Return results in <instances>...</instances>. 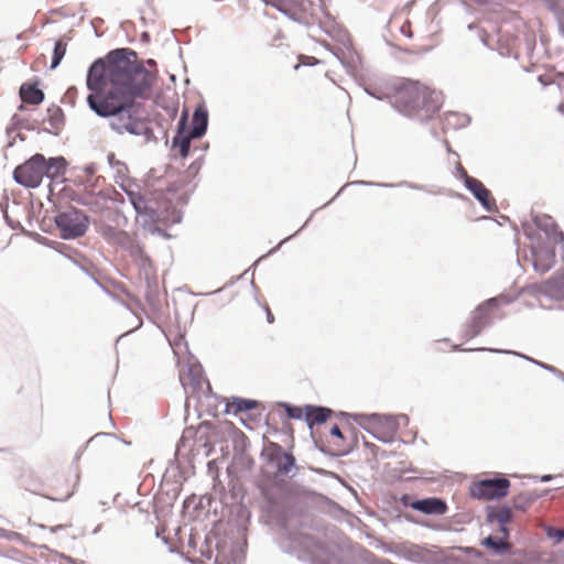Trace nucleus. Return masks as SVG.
I'll return each instance as SVG.
<instances>
[{
    "instance_id": "nucleus-1",
    "label": "nucleus",
    "mask_w": 564,
    "mask_h": 564,
    "mask_svg": "<svg viewBox=\"0 0 564 564\" xmlns=\"http://www.w3.org/2000/svg\"><path fill=\"white\" fill-rule=\"evenodd\" d=\"M86 86L87 105L95 115L110 118L109 126L118 134L144 137L156 141L144 107L134 99L151 88V73L137 61L131 48H116L89 66Z\"/></svg>"
},
{
    "instance_id": "nucleus-2",
    "label": "nucleus",
    "mask_w": 564,
    "mask_h": 564,
    "mask_svg": "<svg viewBox=\"0 0 564 564\" xmlns=\"http://www.w3.org/2000/svg\"><path fill=\"white\" fill-rule=\"evenodd\" d=\"M390 104L404 117L425 122L441 109L442 95L419 82L402 80L390 95Z\"/></svg>"
},
{
    "instance_id": "nucleus-3",
    "label": "nucleus",
    "mask_w": 564,
    "mask_h": 564,
    "mask_svg": "<svg viewBox=\"0 0 564 564\" xmlns=\"http://www.w3.org/2000/svg\"><path fill=\"white\" fill-rule=\"evenodd\" d=\"M281 549L300 561L313 564L323 562L325 549L308 533L300 531L284 534L280 540Z\"/></svg>"
},
{
    "instance_id": "nucleus-4",
    "label": "nucleus",
    "mask_w": 564,
    "mask_h": 564,
    "mask_svg": "<svg viewBox=\"0 0 564 564\" xmlns=\"http://www.w3.org/2000/svg\"><path fill=\"white\" fill-rule=\"evenodd\" d=\"M246 545L245 533L238 528L231 529L223 538L217 539L215 562L217 564H242Z\"/></svg>"
},
{
    "instance_id": "nucleus-5",
    "label": "nucleus",
    "mask_w": 564,
    "mask_h": 564,
    "mask_svg": "<svg viewBox=\"0 0 564 564\" xmlns=\"http://www.w3.org/2000/svg\"><path fill=\"white\" fill-rule=\"evenodd\" d=\"M54 223L63 239H76L86 234L89 226V217L80 209L68 207L54 217Z\"/></svg>"
},
{
    "instance_id": "nucleus-6",
    "label": "nucleus",
    "mask_w": 564,
    "mask_h": 564,
    "mask_svg": "<svg viewBox=\"0 0 564 564\" xmlns=\"http://www.w3.org/2000/svg\"><path fill=\"white\" fill-rule=\"evenodd\" d=\"M44 155L36 153L13 171V180L26 188H36L43 181Z\"/></svg>"
},
{
    "instance_id": "nucleus-7",
    "label": "nucleus",
    "mask_w": 564,
    "mask_h": 564,
    "mask_svg": "<svg viewBox=\"0 0 564 564\" xmlns=\"http://www.w3.org/2000/svg\"><path fill=\"white\" fill-rule=\"evenodd\" d=\"M510 481L505 477L482 479L470 487V496L476 499L492 500L506 497Z\"/></svg>"
},
{
    "instance_id": "nucleus-8",
    "label": "nucleus",
    "mask_w": 564,
    "mask_h": 564,
    "mask_svg": "<svg viewBox=\"0 0 564 564\" xmlns=\"http://www.w3.org/2000/svg\"><path fill=\"white\" fill-rule=\"evenodd\" d=\"M499 300L491 297L481 304L471 313L469 323L463 329L464 338H474L478 336L484 328L491 324L488 312L498 306Z\"/></svg>"
},
{
    "instance_id": "nucleus-9",
    "label": "nucleus",
    "mask_w": 564,
    "mask_h": 564,
    "mask_svg": "<svg viewBox=\"0 0 564 564\" xmlns=\"http://www.w3.org/2000/svg\"><path fill=\"white\" fill-rule=\"evenodd\" d=\"M268 462L274 465L278 473L288 475L296 468L295 457L291 453H285L278 443H269L264 448Z\"/></svg>"
},
{
    "instance_id": "nucleus-10",
    "label": "nucleus",
    "mask_w": 564,
    "mask_h": 564,
    "mask_svg": "<svg viewBox=\"0 0 564 564\" xmlns=\"http://www.w3.org/2000/svg\"><path fill=\"white\" fill-rule=\"evenodd\" d=\"M536 291L553 300H564V268L536 286Z\"/></svg>"
},
{
    "instance_id": "nucleus-11",
    "label": "nucleus",
    "mask_w": 564,
    "mask_h": 564,
    "mask_svg": "<svg viewBox=\"0 0 564 564\" xmlns=\"http://www.w3.org/2000/svg\"><path fill=\"white\" fill-rule=\"evenodd\" d=\"M358 417L357 422L361 425L364 421H368L369 423L373 424L375 429H384L387 430V433L394 434L399 427L400 423L398 422V417L395 415L387 414H377L372 413L370 415L360 414L356 415Z\"/></svg>"
},
{
    "instance_id": "nucleus-12",
    "label": "nucleus",
    "mask_w": 564,
    "mask_h": 564,
    "mask_svg": "<svg viewBox=\"0 0 564 564\" xmlns=\"http://www.w3.org/2000/svg\"><path fill=\"white\" fill-rule=\"evenodd\" d=\"M466 189H468L479 204L487 210H496V202L490 197V192L477 178H466Z\"/></svg>"
},
{
    "instance_id": "nucleus-13",
    "label": "nucleus",
    "mask_w": 564,
    "mask_h": 564,
    "mask_svg": "<svg viewBox=\"0 0 564 564\" xmlns=\"http://www.w3.org/2000/svg\"><path fill=\"white\" fill-rule=\"evenodd\" d=\"M67 161L64 156H54L46 159L44 156L43 178L46 177L51 182L61 183L64 181Z\"/></svg>"
},
{
    "instance_id": "nucleus-14",
    "label": "nucleus",
    "mask_w": 564,
    "mask_h": 564,
    "mask_svg": "<svg viewBox=\"0 0 564 564\" xmlns=\"http://www.w3.org/2000/svg\"><path fill=\"white\" fill-rule=\"evenodd\" d=\"M533 268L536 272L545 273L555 264V251L545 247H535L532 249Z\"/></svg>"
},
{
    "instance_id": "nucleus-15",
    "label": "nucleus",
    "mask_w": 564,
    "mask_h": 564,
    "mask_svg": "<svg viewBox=\"0 0 564 564\" xmlns=\"http://www.w3.org/2000/svg\"><path fill=\"white\" fill-rule=\"evenodd\" d=\"M411 507L424 514L441 516L447 511L446 502L436 497L415 500L412 502Z\"/></svg>"
},
{
    "instance_id": "nucleus-16",
    "label": "nucleus",
    "mask_w": 564,
    "mask_h": 564,
    "mask_svg": "<svg viewBox=\"0 0 564 564\" xmlns=\"http://www.w3.org/2000/svg\"><path fill=\"white\" fill-rule=\"evenodd\" d=\"M192 123L193 126L189 131L191 137L198 139L206 133L208 127V111L204 106H198L195 109Z\"/></svg>"
},
{
    "instance_id": "nucleus-17",
    "label": "nucleus",
    "mask_w": 564,
    "mask_h": 564,
    "mask_svg": "<svg viewBox=\"0 0 564 564\" xmlns=\"http://www.w3.org/2000/svg\"><path fill=\"white\" fill-rule=\"evenodd\" d=\"M332 413V410L324 406L306 405L305 406V420L307 426L312 429L314 424H323L327 421Z\"/></svg>"
},
{
    "instance_id": "nucleus-18",
    "label": "nucleus",
    "mask_w": 564,
    "mask_h": 564,
    "mask_svg": "<svg viewBox=\"0 0 564 564\" xmlns=\"http://www.w3.org/2000/svg\"><path fill=\"white\" fill-rule=\"evenodd\" d=\"M185 122H186V115H184L181 118V120L178 122L177 133L172 140L173 147L180 148V154L182 158H186L188 155L189 150H191V140L195 139L194 137H191L189 133H188V135H183V131L185 129Z\"/></svg>"
},
{
    "instance_id": "nucleus-19",
    "label": "nucleus",
    "mask_w": 564,
    "mask_h": 564,
    "mask_svg": "<svg viewBox=\"0 0 564 564\" xmlns=\"http://www.w3.org/2000/svg\"><path fill=\"white\" fill-rule=\"evenodd\" d=\"M22 101L30 105H40L44 100V93L36 84L24 83L19 90Z\"/></svg>"
},
{
    "instance_id": "nucleus-20",
    "label": "nucleus",
    "mask_w": 564,
    "mask_h": 564,
    "mask_svg": "<svg viewBox=\"0 0 564 564\" xmlns=\"http://www.w3.org/2000/svg\"><path fill=\"white\" fill-rule=\"evenodd\" d=\"M477 350H481V351H490V352H496V354H508V355H514L517 357H520L522 359H525L527 361L529 362H532L534 365H536L538 367L551 372L552 375L554 376H560L558 375V371L560 369L555 368L554 366H551L549 364H545V362H542L540 360H536L530 356H527V355H523L521 352H518V351H514V350H506V349H496V348H478Z\"/></svg>"
},
{
    "instance_id": "nucleus-21",
    "label": "nucleus",
    "mask_w": 564,
    "mask_h": 564,
    "mask_svg": "<svg viewBox=\"0 0 564 564\" xmlns=\"http://www.w3.org/2000/svg\"><path fill=\"white\" fill-rule=\"evenodd\" d=\"M534 223L540 229L544 230L547 236H553L554 243H558L564 240L563 232L556 230V225L550 216H535Z\"/></svg>"
},
{
    "instance_id": "nucleus-22",
    "label": "nucleus",
    "mask_w": 564,
    "mask_h": 564,
    "mask_svg": "<svg viewBox=\"0 0 564 564\" xmlns=\"http://www.w3.org/2000/svg\"><path fill=\"white\" fill-rule=\"evenodd\" d=\"M470 119L465 113L447 112L443 119V127L445 130H456L466 127Z\"/></svg>"
},
{
    "instance_id": "nucleus-23",
    "label": "nucleus",
    "mask_w": 564,
    "mask_h": 564,
    "mask_svg": "<svg viewBox=\"0 0 564 564\" xmlns=\"http://www.w3.org/2000/svg\"><path fill=\"white\" fill-rule=\"evenodd\" d=\"M258 401L251 399H243L239 397H232L227 403V412L232 411L234 414L239 412L250 411L258 406Z\"/></svg>"
},
{
    "instance_id": "nucleus-24",
    "label": "nucleus",
    "mask_w": 564,
    "mask_h": 564,
    "mask_svg": "<svg viewBox=\"0 0 564 564\" xmlns=\"http://www.w3.org/2000/svg\"><path fill=\"white\" fill-rule=\"evenodd\" d=\"M159 213L153 207V205L149 206L144 212L137 216V221L148 230H153L156 227L159 221Z\"/></svg>"
},
{
    "instance_id": "nucleus-25",
    "label": "nucleus",
    "mask_w": 564,
    "mask_h": 564,
    "mask_svg": "<svg viewBox=\"0 0 564 564\" xmlns=\"http://www.w3.org/2000/svg\"><path fill=\"white\" fill-rule=\"evenodd\" d=\"M481 544L488 549H491L496 555L506 554L510 549L509 543L506 542L505 539L492 535L485 538Z\"/></svg>"
},
{
    "instance_id": "nucleus-26",
    "label": "nucleus",
    "mask_w": 564,
    "mask_h": 564,
    "mask_svg": "<svg viewBox=\"0 0 564 564\" xmlns=\"http://www.w3.org/2000/svg\"><path fill=\"white\" fill-rule=\"evenodd\" d=\"M512 518V512L509 507H502L498 511L494 509H489L487 512V522L494 523L498 522L499 524H506Z\"/></svg>"
},
{
    "instance_id": "nucleus-27",
    "label": "nucleus",
    "mask_w": 564,
    "mask_h": 564,
    "mask_svg": "<svg viewBox=\"0 0 564 564\" xmlns=\"http://www.w3.org/2000/svg\"><path fill=\"white\" fill-rule=\"evenodd\" d=\"M349 185L380 186V187H394L395 186V184H391V183H373V182H368V181H355V182L346 184V186H349ZM397 186H405L408 188L417 189V191L423 189V186L415 184V183L408 182V181H403V182L397 184Z\"/></svg>"
},
{
    "instance_id": "nucleus-28",
    "label": "nucleus",
    "mask_w": 564,
    "mask_h": 564,
    "mask_svg": "<svg viewBox=\"0 0 564 564\" xmlns=\"http://www.w3.org/2000/svg\"><path fill=\"white\" fill-rule=\"evenodd\" d=\"M538 498L539 495L533 491L522 492L513 498L512 506L518 510L524 511Z\"/></svg>"
},
{
    "instance_id": "nucleus-29",
    "label": "nucleus",
    "mask_w": 564,
    "mask_h": 564,
    "mask_svg": "<svg viewBox=\"0 0 564 564\" xmlns=\"http://www.w3.org/2000/svg\"><path fill=\"white\" fill-rule=\"evenodd\" d=\"M67 43L63 40H57L54 43L53 56L51 62V69H55L63 61L66 54Z\"/></svg>"
},
{
    "instance_id": "nucleus-30",
    "label": "nucleus",
    "mask_w": 564,
    "mask_h": 564,
    "mask_svg": "<svg viewBox=\"0 0 564 564\" xmlns=\"http://www.w3.org/2000/svg\"><path fill=\"white\" fill-rule=\"evenodd\" d=\"M281 405L285 409L286 415L290 419H294V420H301L302 419L303 411H302L301 408L293 406V405H291L289 403H281Z\"/></svg>"
},
{
    "instance_id": "nucleus-31",
    "label": "nucleus",
    "mask_w": 564,
    "mask_h": 564,
    "mask_svg": "<svg viewBox=\"0 0 564 564\" xmlns=\"http://www.w3.org/2000/svg\"><path fill=\"white\" fill-rule=\"evenodd\" d=\"M267 6H272L276 8L278 11L286 14V11L284 9L285 4L288 3H295L299 0H261Z\"/></svg>"
},
{
    "instance_id": "nucleus-32",
    "label": "nucleus",
    "mask_w": 564,
    "mask_h": 564,
    "mask_svg": "<svg viewBox=\"0 0 564 564\" xmlns=\"http://www.w3.org/2000/svg\"><path fill=\"white\" fill-rule=\"evenodd\" d=\"M151 202L147 200L142 195L133 202L132 206L137 213V216L144 212L149 206H151Z\"/></svg>"
},
{
    "instance_id": "nucleus-33",
    "label": "nucleus",
    "mask_w": 564,
    "mask_h": 564,
    "mask_svg": "<svg viewBox=\"0 0 564 564\" xmlns=\"http://www.w3.org/2000/svg\"><path fill=\"white\" fill-rule=\"evenodd\" d=\"M0 538L8 540V541H17V542L22 541V539H23V536L20 533L14 532V531H9V530L2 529V528H0Z\"/></svg>"
},
{
    "instance_id": "nucleus-34",
    "label": "nucleus",
    "mask_w": 564,
    "mask_h": 564,
    "mask_svg": "<svg viewBox=\"0 0 564 564\" xmlns=\"http://www.w3.org/2000/svg\"><path fill=\"white\" fill-rule=\"evenodd\" d=\"M102 237L106 238L108 241L113 242L115 237H124L120 230H117L113 227H106L102 229L101 232Z\"/></svg>"
},
{
    "instance_id": "nucleus-35",
    "label": "nucleus",
    "mask_w": 564,
    "mask_h": 564,
    "mask_svg": "<svg viewBox=\"0 0 564 564\" xmlns=\"http://www.w3.org/2000/svg\"><path fill=\"white\" fill-rule=\"evenodd\" d=\"M120 232H121L124 237H115V238H113V242H115V243H117V245H120V246H121V247H123V248H129V247L132 245V239H131V237H130L127 232H124V231H122V230H120Z\"/></svg>"
},
{
    "instance_id": "nucleus-36",
    "label": "nucleus",
    "mask_w": 564,
    "mask_h": 564,
    "mask_svg": "<svg viewBox=\"0 0 564 564\" xmlns=\"http://www.w3.org/2000/svg\"><path fill=\"white\" fill-rule=\"evenodd\" d=\"M547 536L555 538L556 542L560 543L564 539V530L547 529Z\"/></svg>"
},
{
    "instance_id": "nucleus-37",
    "label": "nucleus",
    "mask_w": 564,
    "mask_h": 564,
    "mask_svg": "<svg viewBox=\"0 0 564 564\" xmlns=\"http://www.w3.org/2000/svg\"><path fill=\"white\" fill-rule=\"evenodd\" d=\"M98 170V165L96 163H88L86 164L84 167H83V172L87 175V176H91L94 175Z\"/></svg>"
},
{
    "instance_id": "nucleus-38",
    "label": "nucleus",
    "mask_w": 564,
    "mask_h": 564,
    "mask_svg": "<svg viewBox=\"0 0 564 564\" xmlns=\"http://www.w3.org/2000/svg\"><path fill=\"white\" fill-rule=\"evenodd\" d=\"M101 437H104V438H111V440H115V435H113V434H111V433H97L96 435H94V436L88 441V443H87V444H91V443H94L96 440L101 438Z\"/></svg>"
},
{
    "instance_id": "nucleus-39",
    "label": "nucleus",
    "mask_w": 564,
    "mask_h": 564,
    "mask_svg": "<svg viewBox=\"0 0 564 564\" xmlns=\"http://www.w3.org/2000/svg\"><path fill=\"white\" fill-rule=\"evenodd\" d=\"M457 172H458L459 178L464 182V185H466V178H474L473 176H469L467 174L466 170L462 165L457 166Z\"/></svg>"
},
{
    "instance_id": "nucleus-40",
    "label": "nucleus",
    "mask_w": 564,
    "mask_h": 564,
    "mask_svg": "<svg viewBox=\"0 0 564 564\" xmlns=\"http://www.w3.org/2000/svg\"><path fill=\"white\" fill-rule=\"evenodd\" d=\"M127 195H128V198L131 203V205L133 204V202H135L137 198L141 197V194L140 193H137V192H133V191H126Z\"/></svg>"
},
{
    "instance_id": "nucleus-41",
    "label": "nucleus",
    "mask_w": 564,
    "mask_h": 564,
    "mask_svg": "<svg viewBox=\"0 0 564 564\" xmlns=\"http://www.w3.org/2000/svg\"><path fill=\"white\" fill-rule=\"evenodd\" d=\"M329 433H330V435L338 437V438L344 437L339 426L336 424L330 429Z\"/></svg>"
},
{
    "instance_id": "nucleus-42",
    "label": "nucleus",
    "mask_w": 564,
    "mask_h": 564,
    "mask_svg": "<svg viewBox=\"0 0 564 564\" xmlns=\"http://www.w3.org/2000/svg\"><path fill=\"white\" fill-rule=\"evenodd\" d=\"M398 417V422L400 423V426H406L409 424V417L405 414H399L395 415Z\"/></svg>"
},
{
    "instance_id": "nucleus-43",
    "label": "nucleus",
    "mask_w": 564,
    "mask_h": 564,
    "mask_svg": "<svg viewBox=\"0 0 564 564\" xmlns=\"http://www.w3.org/2000/svg\"><path fill=\"white\" fill-rule=\"evenodd\" d=\"M499 531L503 534V536L501 539H505V541L507 542L508 538H509V532H508V529L506 527V524H499Z\"/></svg>"
},
{
    "instance_id": "nucleus-44",
    "label": "nucleus",
    "mask_w": 564,
    "mask_h": 564,
    "mask_svg": "<svg viewBox=\"0 0 564 564\" xmlns=\"http://www.w3.org/2000/svg\"><path fill=\"white\" fill-rule=\"evenodd\" d=\"M366 93H367L369 96L375 97V98H377V99H379V100H382L384 97H388V98L390 99V96H388V95H387V96H382V95H379L378 93H376V91H371V90H369V89H366Z\"/></svg>"
},
{
    "instance_id": "nucleus-45",
    "label": "nucleus",
    "mask_w": 564,
    "mask_h": 564,
    "mask_svg": "<svg viewBox=\"0 0 564 564\" xmlns=\"http://www.w3.org/2000/svg\"><path fill=\"white\" fill-rule=\"evenodd\" d=\"M539 479L542 482H547V481H551L553 479V476L552 475H543Z\"/></svg>"
},
{
    "instance_id": "nucleus-46",
    "label": "nucleus",
    "mask_w": 564,
    "mask_h": 564,
    "mask_svg": "<svg viewBox=\"0 0 564 564\" xmlns=\"http://www.w3.org/2000/svg\"><path fill=\"white\" fill-rule=\"evenodd\" d=\"M366 431L371 433L372 436L376 437L377 440H379L381 442H386V440L382 436L378 435L375 431H371V430H368V429H366Z\"/></svg>"
},
{
    "instance_id": "nucleus-47",
    "label": "nucleus",
    "mask_w": 564,
    "mask_h": 564,
    "mask_svg": "<svg viewBox=\"0 0 564 564\" xmlns=\"http://www.w3.org/2000/svg\"><path fill=\"white\" fill-rule=\"evenodd\" d=\"M267 318H268L269 323L273 322V315H272V313L270 311H268Z\"/></svg>"
},
{
    "instance_id": "nucleus-48",
    "label": "nucleus",
    "mask_w": 564,
    "mask_h": 564,
    "mask_svg": "<svg viewBox=\"0 0 564 564\" xmlns=\"http://www.w3.org/2000/svg\"><path fill=\"white\" fill-rule=\"evenodd\" d=\"M558 375H561V376H555V377H556V378H558L561 381H563V382H564V372L560 370V371H558Z\"/></svg>"
},
{
    "instance_id": "nucleus-49",
    "label": "nucleus",
    "mask_w": 564,
    "mask_h": 564,
    "mask_svg": "<svg viewBox=\"0 0 564 564\" xmlns=\"http://www.w3.org/2000/svg\"><path fill=\"white\" fill-rule=\"evenodd\" d=\"M61 529H63V525H56V527L51 528L50 530L52 532H55V531L61 530Z\"/></svg>"
},
{
    "instance_id": "nucleus-50",
    "label": "nucleus",
    "mask_w": 564,
    "mask_h": 564,
    "mask_svg": "<svg viewBox=\"0 0 564 564\" xmlns=\"http://www.w3.org/2000/svg\"><path fill=\"white\" fill-rule=\"evenodd\" d=\"M557 110L560 112L564 113V106L563 105H558Z\"/></svg>"
},
{
    "instance_id": "nucleus-51",
    "label": "nucleus",
    "mask_w": 564,
    "mask_h": 564,
    "mask_svg": "<svg viewBox=\"0 0 564 564\" xmlns=\"http://www.w3.org/2000/svg\"><path fill=\"white\" fill-rule=\"evenodd\" d=\"M290 238H291V237H288V238H285V239L281 240V242L278 245V247H276L275 249H278L282 243H284V242H285L286 240H289Z\"/></svg>"
},
{
    "instance_id": "nucleus-52",
    "label": "nucleus",
    "mask_w": 564,
    "mask_h": 564,
    "mask_svg": "<svg viewBox=\"0 0 564 564\" xmlns=\"http://www.w3.org/2000/svg\"><path fill=\"white\" fill-rule=\"evenodd\" d=\"M75 90H76V88H75V87L68 88L67 94H72V93H73V91H75Z\"/></svg>"
},
{
    "instance_id": "nucleus-53",
    "label": "nucleus",
    "mask_w": 564,
    "mask_h": 564,
    "mask_svg": "<svg viewBox=\"0 0 564 564\" xmlns=\"http://www.w3.org/2000/svg\"><path fill=\"white\" fill-rule=\"evenodd\" d=\"M307 59H314V63H317V61L314 58V56L306 57Z\"/></svg>"
},
{
    "instance_id": "nucleus-54",
    "label": "nucleus",
    "mask_w": 564,
    "mask_h": 564,
    "mask_svg": "<svg viewBox=\"0 0 564 564\" xmlns=\"http://www.w3.org/2000/svg\"><path fill=\"white\" fill-rule=\"evenodd\" d=\"M474 28H475V25H474V24H469V25H468V29H469V30H473Z\"/></svg>"
},
{
    "instance_id": "nucleus-55",
    "label": "nucleus",
    "mask_w": 564,
    "mask_h": 564,
    "mask_svg": "<svg viewBox=\"0 0 564 564\" xmlns=\"http://www.w3.org/2000/svg\"><path fill=\"white\" fill-rule=\"evenodd\" d=\"M305 65H313V63H310V59H306Z\"/></svg>"
},
{
    "instance_id": "nucleus-56",
    "label": "nucleus",
    "mask_w": 564,
    "mask_h": 564,
    "mask_svg": "<svg viewBox=\"0 0 564 564\" xmlns=\"http://www.w3.org/2000/svg\"><path fill=\"white\" fill-rule=\"evenodd\" d=\"M305 65H313V63H310V59H306Z\"/></svg>"
},
{
    "instance_id": "nucleus-57",
    "label": "nucleus",
    "mask_w": 564,
    "mask_h": 564,
    "mask_svg": "<svg viewBox=\"0 0 564 564\" xmlns=\"http://www.w3.org/2000/svg\"><path fill=\"white\" fill-rule=\"evenodd\" d=\"M54 111H55V113H57V115H58V113L61 112V109H59V108H56Z\"/></svg>"
},
{
    "instance_id": "nucleus-58",
    "label": "nucleus",
    "mask_w": 564,
    "mask_h": 564,
    "mask_svg": "<svg viewBox=\"0 0 564 564\" xmlns=\"http://www.w3.org/2000/svg\"><path fill=\"white\" fill-rule=\"evenodd\" d=\"M142 36H143V40H147L148 34H147V33H143V35H142Z\"/></svg>"
},
{
    "instance_id": "nucleus-59",
    "label": "nucleus",
    "mask_w": 564,
    "mask_h": 564,
    "mask_svg": "<svg viewBox=\"0 0 564 564\" xmlns=\"http://www.w3.org/2000/svg\"><path fill=\"white\" fill-rule=\"evenodd\" d=\"M142 36H143V40H147L148 34H147V33H143V35H142Z\"/></svg>"
},
{
    "instance_id": "nucleus-60",
    "label": "nucleus",
    "mask_w": 564,
    "mask_h": 564,
    "mask_svg": "<svg viewBox=\"0 0 564 564\" xmlns=\"http://www.w3.org/2000/svg\"><path fill=\"white\" fill-rule=\"evenodd\" d=\"M343 189H345V186H341V188H339V192L337 193V195L343 192Z\"/></svg>"
},
{
    "instance_id": "nucleus-61",
    "label": "nucleus",
    "mask_w": 564,
    "mask_h": 564,
    "mask_svg": "<svg viewBox=\"0 0 564 564\" xmlns=\"http://www.w3.org/2000/svg\"><path fill=\"white\" fill-rule=\"evenodd\" d=\"M343 189H345V186H341V188H339V192L337 193V195L343 192Z\"/></svg>"
}]
</instances>
